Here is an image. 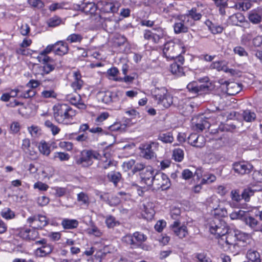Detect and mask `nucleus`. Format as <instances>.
<instances>
[{
  "label": "nucleus",
  "mask_w": 262,
  "mask_h": 262,
  "mask_svg": "<svg viewBox=\"0 0 262 262\" xmlns=\"http://www.w3.org/2000/svg\"><path fill=\"white\" fill-rule=\"evenodd\" d=\"M249 241L247 234L239 231H230L224 236L219 239V244L225 251L238 254Z\"/></svg>",
  "instance_id": "nucleus-1"
},
{
  "label": "nucleus",
  "mask_w": 262,
  "mask_h": 262,
  "mask_svg": "<svg viewBox=\"0 0 262 262\" xmlns=\"http://www.w3.org/2000/svg\"><path fill=\"white\" fill-rule=\"evenodd\" d=\"M53 115L55 120L59 123L68 124L76 115V111L66 104H57L53 107Z\"/></svg>",
  "instance_id": "nucleus-2"
},
{
  "label": "nucleus",
  "mask_w": 262,
  "mask_h": 262,
  "mask_svg": "<svg viewBox=\"0 0 262 262\" xmlns=\"http://www.w3.org/2000/svg\"><path fill=\"white\" fill-rule=\"evenodd\" d=\"M152 97L158 105L168 108L173 103V98L165 87L155 88L151 91Z\"/></svg>",
  "instance_id": "nucleus-3"
},
{
  "label": "nucleus",
  "mask_w": 262,
  "mask_h": 262,
  "mask_svg": "<svg viewBox=\"0 0 262 262\" xmlns=\"http://www.w3.org/2000/svg\"><path fill=\"white\" fill-rule=\"evenodd\" d=\"M147 239L146 235L139 231L134 232L133 234H128L122 237V242L132 249L141 248L144 249L143 243Z\"/></svg>",
  "instance_id": "nucleus-4"
},
{
  "label": "nucleus",
  "mask_w": 262,
  "mask_h": 262,
  "mask_svg": "<svg viewBox=\"0 0 262 262\" xmlns=\"http://www.w3.org/2000/svg\"><path fill=\"white\" fill-rule=\"evenodd\" d=\"M100 157V154L93 150H83L79 157L76 159V163L84 167H88L93 163V159L97 160Z\"/></svg>",
  "instance_id": "nucleus-5"
},
{
  "label": "nucleus",
  "mask_w": 262,
  "mask_h": 262,
  "mask_svg": "<svg viewBox=\"0 0 262 262\" xmlns=\"http://www.w3.org/2000/svg\"><path fill=\"white\" fill-rule=\"evenodd\" d=\"M150 187L153 190H166L170 186V181L168 176L162 172H156L152 178Z\"/></svg>",
  "instance_id": "nucleus-6"
},
{
  "label": "nucleus",
  "mask_w": 262,
  "mask_h": 262,
  "mask_svg": "<svg viewBox=\"0 0 262 262\" xmlns=\"http://www.w3.org/2000/svg\"><path fill=\"white\" fill-rule=\"evenodd\" d=\"M185 50L181 45L169 41L164 44L163 49L164 56L169 60L175 59V57L185 53Z\"/></svg>",
  "instance_id": "nucleus-7"
},
{
  "label": "nucleus",
  "mask_w": 262,
  "mask_h": 262,
  "mask_svg": "<svg viewBox=\"0 0 262 262\" xmlns=\"http://www.w3.org/2000/svg\"><path fill=\"white\" fill-rule=\"evenodd\" d=\"M159 144L157 142L149 141L140 147L141 154L145 159H152L156 157V152L158 150Z\"/></svg>",
  "instance_id": "nucleus-8"
},
{
  "label": "nucleus",
  "mask_w": 262,
  "mask_h": 262,
  "mask_svg": "<svg viewBox=\"0 0 262 262\" xmlns=\"http://www.w3.org/2000/svg\"><path fill=\"white\" fill-rule=\"evenodd\" d=\"M209 230L211 234L215 235L219 239L225 236L229 232L226 223L218 219L214 220L210 223Z\"/></svg>",
  "instance_id": "nucleus-9"
},
{
  "label": "nucleus",
  "mask_w": 262,
  "mask_h": 262,
  "mask_svg": "<svg viewBox=\"0 0 262 262\" xmlns=\"http://www.w3.org/2000/svg\"><path fill=\"white\" fill-rule=\"evenodd\" d=\"M98 8L104 13H117L120 7V4L117 1L101 0L98 2Z\"/></svg>",
  "instance_id": "nucleus-10"
},
{
  "label": "nucleus",
  "mask_w": 262,
  "mask_h": 262,
  "mask_svg": "<svg viewBox=\"0 0 262 262\" xmlns=\"http://www.w3.org/2000/svg\"><path fill=\"white\" fill-rule=\"evenodd\" d=\"M27 221L30 226L34 229H42L48 225L49 222L46 216L41 214L30 216Z\"/></svg>",
  "instance_id": "nucleus-11"
},
{
  "label": "nucleus",
  "mask_w": 262,
  "mask_h": 262,
  "mask_svg": "<svg viewBox=\"0 0 262 262\" xmlns=\"http://www.w3.org/2000/svg\"><path fill=\"white\" fill-rule=\"evenodd\" d=\"M232 168L237 174L244 175L249 174L252 170L253 166L251 164L243 161L234 163Z\"/></svg>",
  "instance_id": "nucleus-12"
},
{
  "label": "nucleus",
  "mask_w": 262,
  "mask_h": 262,
  "mask_svg": "<svg viewBox=\"0 0 262 262\" xmlns=\"http://www.w3.org/2000/svg\"><path fill=\"white\" fill-rule=\"evenodd\" d=\"M187 141L189 144L196 147H202L206 143V139L202 135L197 134H191L187 138Z\"/></svg>",
  "instance_id": "nucleus-13"
},
{
  "label": "nucleus",
  "mask_w": 262,
  "mask_h": 262,
  "mask_svg": "<svg viewBox=\"0 0 262 262\" xmlns=\"http://www.w3.org/2000/svg\"><path fill=\"white\" fill-rule=\"evenodd\" d=\"M66 99L71 104L76 106L79 109L84 110L86 108L85 104L81 101V96L77 93L67 95Z\"/></svg>",
  "instance_id": "nucleus-14"
},
{
  "label": "nucleus",
  "mask_w": 262,
  "mask_h": 262,
  "mask_svg": "<svg viewBox=\"0 0 262 262\" xmlns=\"http://www.w3.org/2000/svg\"><path fill=\"white\" fill-rule=\"evenodd\" d=\"M155 171L150 166H146L144 171L141 173L142 181L148 186L150 187L152 184V178L155 176Z\"/></svg>",
  "instance_id": "nucleus-15"
},
{
  "label": "nucleus",
  "mask_w": 262,
  "mask_h": 262,
  "mask_svg": "<svg viewBox=\"0 0 262 262\" xmlns=\"http://www.w3.org/2000/svg\"><path fill=\"white\" fill-rule=\"evenodd\" d=\"M249 21L253 24H258L262 20V8H257L251 10L248 15Z\"/></svg>",
  "instance_id": "nucleus-16"
},
{
  "label": "nucleus",
  "mask_w": 262,
  "mask_h": 262,
  "mask_svg": "<svg viewBox=\"0 0 262 262\" xmlns=\"http://www.w3.org/2000/svg\"><path fill=\"white\" fill-rule=\"evenodd\" d=\"M180 223L177 221H174L171 225V227L174 234L180 238H183L187 235V229L185 226H180Z\"/></svg>",
  "instance_id": "nucleus-17"
},
{
  "label": "nucleus",
  "mask_w": 262,
  "mask_h": 262,
  "mask_svg": "<svg viewBox=\"0 0 262 262\" xmlns=\"http://www.w3.org/2000/svg\"><path fill=\"white\" fill-rule=\"evenodd\" d=\"M54 45H56L54 49V53L55 54L63 56L68 53V45L63 41H58L54 43Z\"/></svg>",
  "instance_id": "nucleus-18"
},
{
  "label": "nucleus",
  "mask_w": 262,
  "mask_h": 262,
  "mask_svg": "<svg viewBox=\"0 0 262 262\" xmlns=\"http://www.w3.org/2000/svg\"><path fill=\"white\" fill-rule=\"evenodd\" d=\"M53 247L50 244L41 246L35 250V254L38 257H44L50 254L53 251Z\"/></svg>",
  "instance_id": "nucleus-19"
},
{
  "label": "nucleus",
  "mask_w": 262,
  "mask_h": 262,
  "mask_svg": "<svg viewBox=\"0 0 262 262\" xmlns=\"http://www.w3.org/2000/svg\"><path fill=\"white\" fill-rule=\"evenodd\" d=\"M226 84L227 92L230 95H234L238 93L242 90L241 85L234 82H225Z\"/></svg>",
  "instance_id": "nucleus-20"
},
{
  "label": "nucleus",
  "mask_w": 262,
  "mask_h": 262,
  "mask_svg": "<svg viewBox=\"0 0 262 262\" xmlns=\"http://www.w3.org/2000/svg\"><path fill=\"white\" fill-rule=\"evenodd\" d=\"M173 29L176 34L186 33L188 30V28L185 22V19H180L176 22L173 25Z\"/></svg>",
  "instance_id": "nucleus-21"
},
{
  "label": "nucleus",
  "mask_w": 262,
  "mask_h": 262,
  "mask_svg": "<svg viewBox=\"0 0 262 262\" xmlns=\"http://www.w3.org/2000/svg\"><path fill=\"white\" fill-rule=\"evenodd\" d=\"M74 81L71 83V86L74 91L79 90L81 89L83 82L81 80V76L79 72L74 73Z\"/></svg>",
  "instance_id": "nucleus-22"
},
{
  "label": "nucleus",
  "mask_w": 262,
  "mask_h": 262,
  "mask_svg": "<svg viewBox=\"0 0 262 262\" xmlns=\"http://www.w3.org/2000/svg\"><path fill=\"white\" fill-rule=\"evenodd\" d=\"M170 70L172 74L178 77H181L184 75L183 68L177 62H174L170 65Z\"/></svg>",
  "instance_id": "nucleus-23"
},
{
  "label": "nucleus",
  "mask_w": 262,
  "mask_h": 262,
  "mask_svg": "<svg viewBox=\"0 0 262 262\" xmlns=\"http://www.w3.org/2000/svg\"><path fill=\"white\" fill-rule=\"evenodd\" d=\"M155 32L152 36V42L155 43H158L160 40L163 39L166 35V33L164 29L161 28L154 29Z\"/></svg>",
  "instance_id": "nucleus-24"
},
{
  "label": "nucleus",
  "mask_w": 262,
  "mask_h": 262,
  "mask_svg": "<svg viewBox=\"0 0 262 262\" xmlns=\"http://www.w3.org/2000/svg\"><path fill=\"white\" fill-rule=\"evenodd\" d=\"M78 221L74 219H64L62 220L61 225L64 229H72L76 228L78 226Z\"/></svg>",
  "instance_id": "nucleus-25"
},
{
  "label": "nucleus",
  "mask_w": 262,
  "mask_h": 262,
  "mask_svg": "<svg viewBox=\"0 0 262 262\" xmlns=\"http://www.w3.org/2000/svg\"><path fill=\"white\" fill-rule=\"evenodd\" d=\"M206 24L208 26L209 30L213 34H220L224 30V28L222 26L213 24L209 20L206 21Z\"/></svg>",
  "instance_id": "nucleus-26"
},
{
  "label": "nucleus",
  "mask_w": 262,
  "mask_h": 262,
  "mask_svg": "<svg viewBox=\"0 0 262 262\" xmlns=\"http://www.w3.org/2000/svg\"><path fill=\"white\" fill-rule=\"evenodd\" d=\"M97 6L95 3L92 2L86 3L83 4L82 9L83 11L86 14H94L97 10Z\"/></svg>",
  "instance_id": "nucleus-27"
},
{
  "label": "nucleus",
  "mask_w": 262,
  "mask_h": 262,
  "mask_svg": "<svg viewBox=\"0 0 262 262\" xmlns=\"http://www.w3.org/2000/svg\"><path fill=\"white\" fill-rule=\"evenodd\" d=\"M251 3L249 1L241 0V1L235 4L232 7L238 10L245 11L251 8Z\"/></svg>",
  "instance_id": "nucleus-28"
},
{
  "label": "nucleus",
  "mask_w": 262,
  "mask_h": 262,
  "mask_svg": "<svg viewBox=\"0 0 262 262\" xmlns=\"http://www.w3.org/2000/svg\"><path fill=\"white\" fill-rule=\"evenodd\" d=\"M247 214L245 215L243 221L247 225L254 231L259 222L254 217L251 216H247Z\"/></svg>",
  "instance_id": "nucleus-29"
},
{
  "label": "nucleus",
  "mask_w": 262,
  "mask_h": 262,
  "mask_svg": "<svg viewBox=\"0 0 262 262\" xmlns=\"http://www.w3.org/2000/svg\"><path fill=\"white\" fill-rule=\"evenodd\" d=\"M130 122V120L128 119H126L125 122L126 123L120 124L118 122L115 123L114 124L111 125L109 127L111 131H118L124 132L126 128L127 125Z\"/></svg>",
  "instance_id": "nucleus-30"
},
{
  "label": "nucleus",
  "mask_w": 262,
  "mask_h": 262,
  "mask_svg": "<svg viewBox=\"0 0 262 262\" xmlns=\"http://www.w3.org/2000/svg\"><path fill=\"white\" fill-rule=\"evenodd\" d=\"M158 139L165 143H171L174 140L172 134L171 132L160 133Z\"/></svg>",
  "instance_id": "nucleus-31"
},
{
  "label": "nucleus",
  "mask_w": 262,
  "mask_h": 262,
  "mask_svg": "<svg viewBox=\"0 0 262 262\" xmlns=\"http://www.w3.org/2000/svg\"><path fill=\"white\" fill-rule=\"evenodd\" d=\"M247 258L253 262H261L259 253L254 250H249L247 253Z\"/></svg>",
  "instance_id": "nucleus-32"
},
{
  "label": "nucleus",
  "mask_w": 262,
  "mask_h": 262,
  "mask_svg": "<svg viewBox=\"0 0 262 262\" xmlns=\"http://www.w3.org/2000/svg\"><path fill=\"white\" fill-rule=\"evenodd\" d=\"M38 61L43 64V66H55V61L49 56H37Z\"/></svg>",
  "instance_id": "nucleus-33"
},
{
  "label": "nucleus",
  "mask_w": 262,
  "mask_h": 262,
  "mask_svg": "<svg viewBox=\"0 0 262 262\" xmlns=\"http://www.w3.org/2000/svg\"><path fill=\"white\" fill-rule=\"evenodd\" d=\"M107 178L110 181L113 182L116 186L121 178V174L119 172L112 171L108 173Z\"/></svg>",
  "instance_id": "nucleus-34"
},
{
  "label": "nucleus",
  "mask_w": 262,
  "mask_h": 262,
  "mask_svg": "<svg viewBox=\"0 0 262 262\" xmlns=\"http://www.w3.org/2000/svg\"><path fill=\"white\" fill-rule=\"evenodd\" d=\"M210 83H206L197 85L196 94L198 95H203L208 93L211 90Z\"/></svg>",
  "instance_id": "nucleus-35"
},
{
  "label": "nucleus",
  "mask_w": 262,
  "mask_h": 262,
  "mask_svg": "<svg viewBox=\"0 0 262 262\" xmlns=\"http://www.w3.org/2000/svg\"><path fill=\"white\" fill-rule=\"evenodd\" d=\"M242 116L244 120L246 122H252L256 118V114L249 110L243 111Z\"/></svg>",
  "instance_id": "nucleus-36"
},
{
  "label": "nucleus",
  "mask_w": 262,
  "mask_h": 262,
  "mask_svg": "<svg viewBox=\"0 0 262 262\" xmlns=\"http://www.w3.org/2000/svg\"><path fill=\"white\" fill-rule=\"evenodd\" d=\"M1 216L6 219L11 220L15 217L14 212L9 208H5L1 212Z\"/></svg>",
  "instance_id": "nucleus-37"
},
{
  "label": "nucleus",
  "mask_w": 262,
  "mask_h": 262,
  "mask_svg": "<svg viewBox=\"0 0 262 262\" xmlns=\"http://www.w3.org/2000/svg\"><path fill=\"white\" fill-rule=\"evenodd\" d=\"M105 224L108 228H113L119 225V222L112 215H107L105 218Z\"/></svg>",
  "instance_id": "nucleus-38"
},
{
  "label": "nucleus",
  "mask_w": 262,
  "mask_h": 262,
  "mask_svg": "<svg viewBox=\"0 0 262 262\" xmlns=\"http://www.w3.org/2000/svg\"><path fill=\"white\" fill-rule=\"evenodd\" d=\"M262 189V188L257 189V188H248L245 189L243 192L242 193V196L243 199H245L246 201H248L249 198L251 195L253 194L254 191H259Z\"/></svg>",
  "instance_id": "nucleus-39"
},
{
  "label": "nucleus",
  "mask_w": 262,
  "mask_h": 262,
  "mask_svg": "<svg viewBox=\"0 0 262 262\" xmlns=\"http://www.w3.org/2000/svg\"><path fill=\"white\" fill-rule=\"evenodd\" d=\"M28 130L31 136L33 138L38 137L41 134V129L36 125H33L28 127Z\"/></svg>",
  "instance_id": "nucleus-40"
},
{
  "label": "nucleus",
  "mask_w": 262,
  "mask_h": 262,
  "mask_svg": "<svg viewBox=\"0 0 262 262\" xmlns=\"http://www.w3.org/2000/svg\"><path fill=\"white\" fill-rule=\"evenodd\" d=\"M246 214H247L246 211L239 210L230 213V217L231 220H241L243 221Z\"/></svg>",
  "instance_id": "nucleus-41"
},
{
  "label": "nucleus",
  "mask_w": 262,
  "mask_h": 262,
  "mask_svg": "<svg viewBox=\"0 0 262 262\" xmlns=\"http://www.w3.org/2000/svg\"><path fill=\"white\" fill-rule=\"evenodd\" d=\"M36 69L37 70L40 72V75L43 76L53 71L55 69V66H38Z\"/></svg>",
  "instance_id": "nucleus-42"
},
{
  "label": "nucleus",
  "mask_w": 262,
  "mask_h": 262,
  "mask_svg": "<svg viewBox=\"0 0 262 262\" xmlns=\"http://www.w3.org/2000/svg\"><path fill=\"white\" fill-rule=\"evenodd\" d=\"M69 8V4L67 3L62 2L60 3H54L51 5L49 7V10L51 11H55L57 9H68Z\"/></svg>",
  "instance_id": "nucleus-43"
},
{
  "label": "nucleus",
  "mask_w": 262,
  "mask_h": 262,
  "mask_svg": "<svg viewBox=\"0 0 262 262\" xmlns=\"http://www.w3.org/2000/svg\"><path fill=\"white\" fill-rule=\"evenodd\" d=\"M172 157L177 162H181L184 158V151L180 148L174 149L173 151Z\"/></svg>",
  "instance_id": "nucleus-44"
},
{
  "label": "nucleus",
  "mask_w": 262,
  "mask_h": 262,
  "mask_svg": "<svg viewBox=\"0 0 262 262\" xmlns=\"http://www.w3.org/2000/svg\"><path fill=\"white\" fill-rule=\"evenodd\" d=\"M83 39L81 35L79 34H72L68 36L67 41L70 43L80 42Z\"/></svg>",
  "instance_id": "nucleus-45"
},
{
  "label": "nucleus",
  "mask_w": 262,
  "mask_h": 262,
  "mask_svg": "<svg viewBox=\"0 0 262 262\" xmlns=\"http://www.w3.org/2000/svg\"><path fill=\"white\" fill-rule=\"evenodd\" d=\"M39 150L42 154L48 156L50 154V149L48 144L45 142H41L38 146Z\"/></svg>",
  "instance_id": "nucleus-46"
},
{
  "label": "nucleus",
  "mask_w": 262,
  "mask_h": 262,
  "mask_svg": "<svg viewBox=\"0 0 262 262\" xmlns=\"http://www.w3.org/2000/svg\"><path fill=\"white\" fill-rule=\"evenodd\" d=\"M45 125L51 130L54 136L58 134L60 130V129L57 126L53 124L52 122L49 120H47L45 122Z\"/></svg>",
  "instance_id": "nucleus-47"
},
{
  "label": "nucleus",
  "mask_w": 262,
  "mask_h": 262,
  "mask_svg": "<svg viewBox=\"0 0 262 262\" xmlns=\"http://www.w3.org/2000/svg\"><path fill=\"white\" fill-rule=\"evenodd\" d=\"M186 15L187 16H190L194 20H200L202 16L200 13L197 12L195 8H192L190 10H189Z\"/></svg>",
  "instance_id": "nucleus-48"
},
{
  "label": "nucleus",
  "mask_w": 262,
  "mask_h": 262,
  "mask_svg": "<svg viewBox=\"0 0 262 262\" xmlns=\"http://www.w3.org/2000/svg\"><path fill=\"white\" fill-rule=\"evenodd\" d=\"M70 158L69 154L62 152H56L54 153V159H58L60 161H68Z\"/></svg>",
  "instance_id": "nucleus-49"
},
{
  "label": "nucleus",
  "mask_w": 262,
  "mask_h": 262,
  "mask_svg": "<svg viewBox=\"0 0 262 262\" xmlns=\"http://www.w3.org/2000/svg\"><path fill=\"white\" fill-rule=\"evenodd\" d=\"M209 206L215 211L219 206V200L215 196L210 197L208 200Z\"/></svg>",
  "instance_id": "nucleus-50"
},
{
  "label": "nucleus",
  "mask_w": 262,
  "mask_h": 262,
  "mask_svg": "<svg viewBox=\"0 0 262 262\" xmlns=\"http://www.w3.org/2000/svg\"><path fill=\"white\" fill-rule=\"evenodd\" d=\"M77 201L82 203V204L88 205L89 204V198L88 195L81 192L77 194Z\"/></svg>",
  "instance_id": "nucleus-51"
},
{
  "label": "nucleus",
  "mask_w": 262,
  "mask_h": 262,
  "mask_svg": "<svg viewBox=\"0 0 262 262\" xmlns=\"http://www.w3.org/2000/svg\"><path fill=\"white\" fill-rule=\"evenodd\" d=\"M113 165V163L111 160H102L98 163V167L102 169H107Z\"/></svg>",
  "instance_id": "nucleus-52"
},
{
  "label": "nucleus",
  "mask_w": 262,
  "mask_h": 262,
  "mask_svg": "<svg viewBox=\"0 0 262 262\" xmlns=\"http://www.w3.org/2000/svg\"><path fill=\"white\" fill-rule=\"evenodd\" d=\"M112 100L113 102L119 101L123 96V92L122 91L116 90L111 92Z\"/></svg>",
  "instance_id": "nucleus-53"
},
{
  "label": "nucleus",
  "mask_w": 262,
  "mask_h": 262,
  "mask_svg": "<svg viewBox=\"0 0 262 262\" xmlns=\"http://www.w3.org/2000/svg\"><path fill=\"white\" fill-rule=\"evenodd\" d=\"M233 52L235 54H237L239 56H248V53L245 49L241 46L235 47L233 49Z\"/></svg>",
  "instance_id": "nucleus-54"
},
{
  "label": "nucleus",
  "mask_w": 262,
  "mask_h": 262,
  "mask_svg": "<svg viewBox=\"0 0 262 262\" xmlns=\"http://www.w3.org/2000/svg\"><path fill=\"white\" fill-rule=\"evenodd\" d=\"M232 21L236 25H238L235 24L236 22L243 23L245 21V16L241 13L235 14L231 17Z\"/></svg>",
  "instance_id": "nucleus-55"
},
{
  "label": "nucleus",
  "mask_w": 262,
  "mask_h": 262,
  "mask_svg": "<svg viewBox=\"0 0 262 262\" xmlns=\"http://www.w3.org/2000/svg\"><path fill=\"white\" fill-rule=\"evenodd\" d=\"M56 46V45H54V44L48 45L45 49L40 52L38 56H48L47 54L51 53L52 51L54 52V49Z\"/></svg>",
  "instance_id": "nucleus-56"
},
{
  "label": "nucleus",
  "mask_w": 262,
  "mask_h": 262,
  "mask_svg": "<svg viewBox=\"0 0 262 262\" xmlns=\"http://www.w3.org/2000/svg\"><path fill=\"white\" fill-rule=\"evenodd\" d=\"M195 257L200 262H212L211 259L204 253L196 254Z\"/></svg>",
  "instance_id": "nucleus-57"
},
{
  "label": "nucleus",
  "mask_w": 262,
  "mask_h": 262,
  "mask_svg": "<svg viewBox=\"0 0 262 262\" xmlns=\"http://www.w3.org/2000/svg\"><path fill=\"white\" fill-rule=\"evenodd\" d=\"M41 96L45 98H55L57 94L53 90H44L41 92Z\"/></svg>",
  "instance_id": "nucleus-58"
},
{
  "label": "nucleus",
  "mask_w": 262,
  "mask_h": 262,
  "mask_svg": "<svg viewBox=\"0 0 262 262\" xmlns=\"http://www.w3.org/2000/svg\"><path fill=\"white\" fill-rule=\"evenodd\" d=\"M35 91L33 89H31L22 93L19 97L24 98H28L33 97L35 96Z\"/></svg>",
  "instance_id": "nucleus-59"
},
{
  "label": "nucleus",
  "mask_w": 262,
  "mask_h": 262,
  "mask_svg": "<svg viewBox=\"0 0 262 262\" xmlns=\"http://www.w3.org/2000/svg\"><path fill=\"white\" fill-rule=\"evenodd\" d=\"M100 94L102 96V101L103 102L108 103L112 101L111 92L107 91L104 93H100Z\"/></svg>",
  "instance_id": "nucleus-60"
},
{
  "label": "nucleus",
  "mask_w": 262,
  "mask_h": 262,
  "mask_svg": "<svg viewBox=\"0 0 262 262\" xmlns=\"http://www.w3.org/2000/svg\"><path fill=\"white\" fill-rule=\"evenodd\" d=\"M30 229H25L21 230V231L20 232L21 237L26 239L33 241L34 237H33V236H30Z\"/></svg>",
  "instance_id": "nucleus-61"
},
{
  "label": "nucleus",
  "mask_w": 262,
  "mask_h": 262,
  "mask_svg": "<svg viewBox=\"0 0 262 262\" xmlns=\"http://www.w3.org/2000/svg\"><path fill=\"white\" fill-rule=\"evenodd\" d=\"M28 3L33 7L37 9H41L44 6V3L41 0H28Z\"/></svg>",
  "instance_id": "nucleus-62"
},
{
  "label": "nucleus",
  "mask_w": 262,
  "mask_h": 262,
  "mask_svg": "<svg viewBox=\"0 0 262 262\" xmlns=\"http://www.w3.org/2000/svg\"><path fill=\"white\" fill-rule=\"evenodd\" d=\"M59 146L65 150L70 151L73 149V144L70 142L61 141L59 143Z\"/></svg>",
  "instance_id": "nucleus-63"
},
{
  "label": "nucleus",
  "mask_w": 262,
  "mask_h": 262,
  "mask_svg": "<svg viewBox=\"0 0 262 262\" xmlns=\"http://www.w3.org/2000/svg\"><path fill=\"white\" fill-rule=\"evenodd\" d=\"M33 188L38 189L40 191H46L49 188V186L45 183L38 181L34 184Z\"/></svg>",
  "instance_id": "nucleus-64"
}]
</instances>
